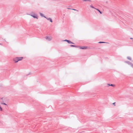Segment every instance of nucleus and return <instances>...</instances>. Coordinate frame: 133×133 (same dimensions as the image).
<instances>
[{"label":"nucleus","mask_w":133,"mask_h":133,"mask_svg":"<svg viewBox=\"0 0 133 133\" xmlns=\"http://www.w3.org/2000/svg\"><path fill=\"white\" fill-rule=\"evenodd\" d=\"M23 57H16L14 58L13 60L15 62H17L23 59Z\"/></svg>","instance_id":"1"},{"label":"nucleus","mask_w":133,"mask_h":133,"mask_svg":"<svg viewBox=\"0 0 133 133\" xmlns=\"http://www.w3.org/2000/svg\"><path fill=\"white\" fill-rule=\"evenodd\" d=\"M29 15L34 18L38 19V16L37 15L33 12H31Z\"/></svg>","instance_id":"2"},{"label":"nucleus","mask_w":133,"mask_h":133,"mask_svg":"<svg viewBox=\"0 0 133 133\" xmlns=\"http://www.w3.org/2000/svg\"><path fill=\"white\" fill-rule=\"evenodd\" d=\"M52 37L51 36H46L45 37L46 39L48 41H50L51 40Z\"/></svg>","instance_id":"3"},{"label":"nucleus","mask_w":133,"mask_h":133,"mask_svg":"<svg viewBox=\"0 0 133 133\" xmlns=\"http://www.w3.org/2000/svg\"><path fill=\"white\" fill-rule=\"evenodd\" d=\"M125 62L126 63H127L128 64L130 65L131 66V67L133 65V64H132V63H131L130 62H129V61H126Z\"/></svg>","instance_id":"4"},{"label":"nucleus","mask_w":133,"mask_h":133,"mask_svg":"<svg viewBox=\"0 0 133 133\" xmlns=\"http://www.w3.org/2000/svg\"><path fill=\"white\" fill-rule=\"evenodd\" d=\"M87 48V47L85 46H80V49H84Z\"/></svg>","instance_id":"5"},{"label":"nucleus","mask_w":133,"mask_h":133,"mask_svg":"<svg viewBox=\"0 0 133 133\" xmlns=\"http://www.w3.org/2000/svg\"><path fill=\"white\" fill-rule=\"evenodd\" d=\"M47 20H48V21H50L51 22H52V19H51V18H47L46 17V18H45Z\"/></svg>","instance_id":"6"},{"label":"nucleus","mask_w":133,"mask_h":133,"mask_svg":"<svg viewBox=\"0 0 133 133\" xmlns=\"http://www.w3.org/2000/svg\"><path fill=\"white\" fill-rule=\"evenodd\" d=\"M39 14H40V16L41 17H44L45 18H46V17H45V16H44L43 14H42L41 13H40V12L39 13Z\"/></svg>","instance_id":"7"},{"label":"nucleus","mask_w":133,"mask_h":133,"mask_svg":"<svg viewBox=\"0 0 133 133\" xmlns=\"http://www.w3.org/2000/svg\"><path fill=\"white\" fill-rule=\"evenodd\" d=\"M67 42H68V43H69V44L71 43V44H74V43L70 41L69 40H68L67 41Z\"/></svg>","instance_id":"8"},{"label":"nucleus","mask_w":133,"mask_h":133,"mask_svg":"<svg viewBox=\"0 0 133 133\" xmlns=\"http://www.w3.org/2000/svg\"><path fill=\"white\" fill-rule=\"evenodd\" d=\"M108 85L109 86H111L113 87H114L115 86V85L114 84H108Z\"/></svg>","instance_id":"9"},{"label":"nucleus","mask_w":133,"mask_h":133,"mask_svg":"<svg viewBox=\"0 0 133 133\" xmlns=\"http://www.w3.org/2000/svg\"><path fill=\"white\" fill-rule=\"evenodd\" d=\"M70 46L72 47H76L77 46L76 45H70Z\"/></svg>","instance_id":"10"},{"label":"nucleus","mask_w":133,"mask_h":133,"mask_svg":"<svg viewBox=\"0 0 133 133\" xmlns=\"http://www.w3.org/2000/svg\"><path fill=\"white\" fill-rule=\"evenodd\" d=\"M127 58L128 59L131 60V57L128 56L127 57Z\"/></svg>","instance_id":"11"},{"label":"nucleus","mask_w":133,"mask_h":133,"mask_svg":"<svg viewBox=\"0 0 133 133\" xmlns=\"http://www.w3.org/2000/svg\"><path fill=\"white\" fill-rule=\"evenodd\" d=\"M90 6L91 8H94V9H96V8H94V7L92 5H90Z\"/></svg>","instance_id":"12"},{"label":"nucleus","mask_w":133,"mask_h":133,"mask_svg":"<svg viewBox=\"0 0 133 133\" xmlns=\"http://www.w3.org/2000/svg\"><path fill=\"white\" fill-rule=\"evenodd\" d=\"M1 104H3V105H7V104H6L5 103H3V102H2L1 103Z\"/></svg>","instance_id":"13"},{"label":"nucleus","mask_w":133,"mask_h":133,"mask_svg":"<svg viewBox=\"0 0 133 133\" xmlns=\"http://www.w3.org/2000/svg\"><path fill=\"white\" fill-rule=\"evenodd\" d=\"M96 9L98 10L101 14H102L101 12L99 10L97 9Z\"/></svg>","instance_id":"14"},{"label":"nucleus","mask_w":133,"mask_h":133,"mask_svg":"<svg viewBox=\"0 0 133 133\" xmlns=\"http://www.w3.org/2000/svg\"><path fill=\"white\" fill-rule=\"evenodd\" d=\"M99 43H105V42H99Z\"/></svg>","instance_id":"15"},{"label":"nucleus","mask_w":133,"mask_h":133,"mask_svg":"<svg viewBox=\"0 0 133 133\" xmlns=\"http://www.w3.org/2000/svg\"><path fill=\"white\" fill-rule=\"evenodd\" d=\"M68 40L65 39V40H64V41H66L67 42Z\"/></svg>","instance_id":"16"},{"label":"nucleus","mask_w":133,"mask_h":133,"mask_svg":"<svg viewBox=\"0 0 133 133\" xmlns=\"http://www.w3.org/2000/svg\"><path fill=\"white\" fill-rule=\"evenodd\" d=\"M115 103H114L113 104L115 105Z\"/></svg>","instance_id":"17"},{"label":"nucleus","mask_w":133,"mask_h":133,"mask_svg":"<svg viewBox=\"0 0 133 133\" xmlns=\"http://www.w3.org/2000/svg\"><path fill=\"white\" fill-rule=\"evenodd\" d=\"M72 10H75V11H76V9H72Z\"/></svg>","instance_id":"18"},{"label":"nucleus","mask_w":133,"mask_h":133,"mask_svg":"<svg viewBox=\"0 0 133 133\" xmlns=\"http://www.w3.org/2000/svg\"><path fill=\"white\" fill-rule=\"evenodd\" d=\"M72 10H75V11H76V9H72Z\"/></svg>","instance_id":"19"},{"label":"nucleus","mask_w":133,"mask_h":133,"mask_svg":"<svg viewBox=\"0 0 133 133\" xmlns=\"http://www.w3.org/2000/svg\"><path fill=\"white\" fill-rule=\"evenodd\" d=\"M130 39H133V38H130Z\"/></svg>","instance_id":"20"},{"label":"nucleus","mask_w":133,"mask_h":133,"mask_svg":"<svg viewBox=\"0 0 133 133\" xmlns=\"http://www.w3.org/2000/svg\"><path fill=\"white\" fill-rule=\"evenodd\" d=\"M132 67L133 68V66H132Z\"/></svg>","instance_id":"21"},{"label":"nucleus","mask_w":133,"mask_h":133,"mask_svg":"<svg viewBox=\"0 0 133 133\" xmlns=\"http://www.w3.org/2000/svg\"><path fill=\"white\" fill-rule=\"evenodd\" d=\"M68 9H69V8Z\"/></svg>","instance_id":"22"}]
</instances>
